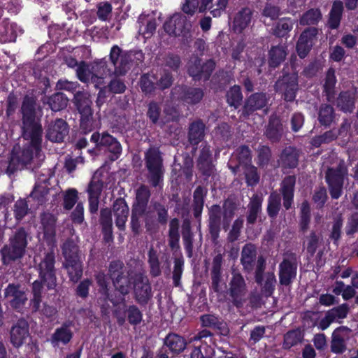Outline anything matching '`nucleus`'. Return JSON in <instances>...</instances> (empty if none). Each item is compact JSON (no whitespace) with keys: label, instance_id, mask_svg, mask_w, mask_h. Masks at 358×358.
Listing matches in <instances>:
<instances>
[{"label":"nucleus","instance_id":"dca6fc26","mask_svg":"<svg viewBox=\"0 0 358 358\" xmlns=\"http://www.w3.org/2000/svg\"><path fill=\"white\" fill-rule=\"evenodd\" d=\"M216 64L213 59H209L201 64V59L196 58L193 64L189 66L187 72L194 81H207L210 79Z\"/></svg>","mask_w":358,"mask_h":358},{"label":"nucleus","instance_id":"423d86ee","mask_svg":"<svg viewBox=\"0 0 358 358\" xmlns=\"http://www.w3.org/2000/svg\"><path fill=\"white\" fill-rule=\"evenodd\" d=\"M196 169L204 181L214 178L216 174V159L213 157V148L207 142H203L196 158Z\"/></svg>","mask_w":358,"mask_h":358},{"label":"nucleus","instance_id":"4d7b16f0","mask_svg":"<svg viewBox=\"0 0 358 358\" xmlns=\"http://www.w3.org/2000/svg\"><path fill=\"white\" fill-rule=\"evenodd\" d=\"M171 178L178 184L184 182H189L193 178V169L180 167L177 169L174 167L171 171Z\"/></svg>","mask_w":358,"mask_h":358},{"label":"nucleus","instance_id":"37998d69","mask_svg":"<svg viewBox=\"0 0 358 358\" xmlns=\"http://www.w3.org/2000/svg\"><path fill=\"white\" fill-rule=\"evenodd\" d=\"M64 261L82 259L83 255L77 244L73 240H67L62 245Z\"/></svg>","mask_w":358,"mask_h":358},{"label":"nucleus","instance_id":"7c9ffc66","mask_svg":"<svg viewBox=\"0 0 358 358\" xmlns=\"http://www.w3.org/2000/svg\"><path fill=\"white\" fill-rule=\"evenodd\" d=\"M257 259L256 248L252 244H246L242 249L241 262L244 271L251 272Z\"/></svg>","mask_w":358,"mask_h":358},{"label":"nucleus","instance_id":"8fccbe9b","mask_svg":"<svg viewBox=\"0 0 358 358\" xmlns=\"http://www.w3.org/2000/svg\"><path fill=\"white\" fill-rule=\"evenodd\" d=\"M200 321L201 322L202 327L212 328L214 329H217L223 334L224 330V324L223 321L212 314H204L200 317Z\"/></svg>","mask_w":358,"mask_h":358},{"label":"nucleus","instance_id":"473e14b6","mask_svg":"<svg viewBox=\"0 0 358 358\" xmlns=\"http://www.w3.org/2000/svg\"><path fill=\"white\" fill-rule=\"evenodd\" d=\"M113 213L115 220V224H126L129 214V208L124 198L120 197L114 201Z\"/></svg>","mask_w":358,"mask_h":358},{"label":"nucleus","instance_id":"052dcab7","mask_svg":"<svg viewBox=\"0 0 358 358\" xmlns=\"http://www.w3.org/2000/svg\"><path fill=\"white\" fill-rule=\"evenodd\" d=\"M49 190L47 187L36 183L29 196L36 201L37 205H43L47 200L46 196Z\"/></svg>","mask_w":358,"mask_h":358},{"label":"nucleus","instance_id":"cd10ccee","mask_svg":"<svg viewBox=\"0 0 358 358\" xmlns=\"http://www.w3.org/2000/svg\"><path fill=\"white\" fill-rule=\"evenodd\" d=\"M283 128L281 120L277 116H271L266 126L265 135L273 143L280 141L282 136Z\"/></svg>","mask_w":358,"mask_h":358},{"label":"nucleus","instance_id":"2eb2a0df","mask_svg":"<svg viewBox=\"0 0 358 358\" xmlns=\"http://www.w3.org/2000/svg\"><path fill=\"white\" fill-rule=\"evenodd\" d=\"M172 93L179 101L184 104L194 106L201 102L204 96V91L201 87L182 85L175 87Z\"/></svg>","mask_w":358,"mask_h":358},{"label":"nucleus","instance_id":"4be33fe9","mask_svg":"<svg viewBox=\"0 0 358 358\" xmlns=\"http://www.w3.org/2000/svg\"><path fill=\"white\" fill-rule=\"evenodd\" d=\"M69 131L67 122L62 118H57L49 124L46 138L52 142L61 143L64 141Z\"/></svg>","mask_w":358,"mask_h":358},{"label":"nucleus","instance_id":"09e8293b","mask_svg":"<svg viewBox=\"0 0 358 358\" xmlns=\"http://www.w3.org/2000/svg\"><path fill=\"white\" fill-rule=\"evenodd\" d=\"M226 97L227 102L231 107L238 108L243 101L241 87L237 85L231 87L227 92Z\"/></svg>","mask_w":358,"mask_h":358},{"label":"nucleus","instance_id":"c756f323","mask_svg":"<svg viewBox=\"0 0 358 358\" xmlns=\"http://www.w3.org/2000/svg\"><path fill=\"white\" fill-rule=\"evenodd\" d=\"M287 55V48L285 45H272L268 50V64L269 67L275 69L285 59Z\"/></svg>","mask_w":358,"mask_h":358},{"label":"nucleus","instance_id":"6ab92c4d","mask_svg":"<svg viewBox=\"0 0 358 358\" xmlns=\"http://www.w3.org/2000/svg\"><path fill=\"white\" fill-rule=\"evenodd\" d=\"M4 296L10 306L18 311L24 308L28 300L25 291L20 285L9 284L4 290Z\"/></svg>","mask_w":358,"mask_h":358},{"label":"nucleus","instance_id":"79ce46f5","mask_svg":"<svg viewBox=\"0 0 358 358\" xmlns=\"http://www.w3.org/2000/svg\"><path fill=\"white\" fill-rule=\"evenodd\" d=\"M164 344L172 352L176 354L183 351L187 345L182 337L175 334H169L164 340Z\"/></svg>","mask_w":358,"mask_h":358},{"label":"nucleus","instance_id":"13d9d810","mask_svg":"<svg viewBox=\"0 0 358 358\" xmlns=\"http://www.w3.org/2000/svg\"><path fill=\"white\" fill-rule=\"evenodd\" d=\"M234 155L238 163L236 166L237 168L240 166H243L244 167L252 164L251 150L248 145H243L239 146L236 150Z\"/></svg>","mask_w":358,"mask_h":358},{"label":"nucleus","instance_id":"f3484780","mask_svg":"<svg viewBox=\"0 0 358 358\" xmlns=\"http://www.w3.org/2000/svg\"><path fill=\"white\" fill-rule=\"evenodd\" d=\"M352 337V330L345 326L336 328L332 333L331 350L335 354H343L347 350V342Z\"/></svg>","mask_w":358,"mask_h":358},{"label":"nucleus","instance_id":"72a5a7b5","mask_svg":"<svg viewBox=\"0 0 358 358\" xmlns=\"http://www.w3.org/2000/svg\"><path fill=\"white\" fill-rule=\"evenodd\" d=\"M17 24L12 23L8 18L0 23V43H6L13 42L17 38Z\"/></svg>","mask_w":358,"mask_h":358},{"label":"nucleus","instance_id":"a19ab883","mask_svg":"<svg viewBox=\"0 0 358 358\" xmlns=\"http://www.w3.org/2000/svg\"><path fill=\"white\" fill-rule=\"evenodd\" d=\"M293 20L290 17H282L272 28V34L278 38L285 37L293 29Z\"/></svg>","mask_w":358,"mask_h":358},{"label":"nucleus","instance_id":"a18cd8bd","mask_svg":"<svg viewBox=\"0 0 358 358\" xmlns=\"http://www.w3.org/2000/svg\"><path fill=\"white\" fill-rule=\"evenodd\" d=\"M1 260L3 264H9L10 262L21 259L24 254L18 249L14 248L11 244L5 245L0 251Z\"/></svg>","mask_w":358,"mask_h":358},{"label":"nucleus","instance_id":"e2e57ef3","mask_svg":"<svg viewBox=\"0 0 358 358\" xmlns=\"http://www.w3.org/2000/svg\"><path fill=\"white\" fill-rule=\"evenodd\" d=\"M103 184L102 180L94 175L87 186V192L88 196L100 198L103 188Z\"/></svg>","mask_w":358,"mask_h":358},{"label":"nucleus","instance_id":"680f3d73","mask_svg":"<svg viewBox=\"0 0 358 358\" xmlns=\"http://www.w3.org/2000/svg\"><path fill=\"white\" fill-rule=\"evenodd\" d=\"M328 200L327 189L324 186L320 185L316 188L312 196V201L316 206V208L322 209Z\"/></svg>","mask_w":358,"mask_h":358},{"label":"nucleus","instance_id":"3c124183","mask_svg":"<svg viewBox=\"0 0 358 358\" xmlns=\"http://www.w3.org/2000/svg\"><path fill=\"white\" fill-rule=\"evenodd\" d=\"M68 103V99L64 94L56 92L48 99V104L52 111L57 112L64 109Z\"/></svg>","mask_w":358,"mask_h":358},{"label":"nucleus","instance_id":"bb28decb","mask_svg":"<svg viewBox=\"0 0 358 358\" xmlns=\"http://www.w3.org/2000/svg\"><path fill=\"white\" fill-rule=\"evenodd\" d=\"M344 12V3L341 0H334L328 14L327 27L333 30L337 29L341 25Z\"/></svg>","mask_w":358,"mask_h":358},{"label":"nucleus","instance_id":"1a4fd4ad","mask_svg":"<svg viewBox=\"0 0 358 358\" xmlns=\"http://www.w3.org/2000/svg\"><path fill=\"white\" fill-rule=\"evenodd\" d=\"M75 104L80 115L79 132L81 134H88L94 129L91 101L82 92H77L74 95Z\"/></svg>","mask_w":358,"mask_h":358},{"label":"nucleus","instance_id":"c03bdc74","mask_svg":"<svg viewBox=\"0 0 358 358\" xmlns=\"http://www.w3.org/2000/svg\"><path fill=\"white\" fill-rule=\"evenodd\" d=\"M72 332L67 324L57 328L52 334L51 341L54 345L67 344L72 338Z\"/></svg>","mask_w":358,"mask_h":358},{"label":"nucleus","instance_id":"5701e85b","mask_svg":"<svg viewBox=\"0 0 358 358\" xmlns=\"http://www.w3.org/2000/svg\"><path fill=\"white\" fill-rule=\"evenodd\" d=\"M206 124L201 119L191 122L188 127L187 139L192 146V152L198 149V145L203 143L205 137Z\"/></svg>","mask_w":358,"mask_h":358},{"label":"nucleus","instance_id":"0e129e2a","mask_svg":"<svg viewBox=\"0 0 358 358\" xmlns=\"http://www.w3.org/2000/svg\"><path fill=\"white\" fill-rule=\"evenodd\" d=\"M302 339L303 336L300 330L289 331L284 336L283 347L285 349H289L300 343Z\"/></svg>","mask_w":358,"mask_h":358},{"label":"nucleus","instance_id":"ddd939ff","mask_svg":"<svg viewBox=\"0 0 358 358\" xmlns=\"http://www.w3.org/2000/svg\"><path fill=\"white\" fill-rule=\"evenodd\" d=\"M55 255L51 250L47 252L38 266L39 276L49 289L57 285V277L55 268Z\"/></svg>","mask_w":358,"mask_h":358},{"label":"nucleus","instance_id":"864d4df0","mask_svg":"<svg viewBox=\"0 0 358 358\" xmlns=\"http://www.w3.org/2000/svg\"><path fill=\"white\" fill-rule=\"evenodd\" d=\"M116 140L115 137L109 134L108 132H103L101 134L98 132H94L90 138L91 142L95 144L96 148H108Z\"/></svg>","mask_w":358,"mask_h":358},{"label":"nucleus","instance_id":"aec40b11","mask_svg":"<svg viewBox=\"0 0 358 358\" xmlns=\"http://www.w3.org/2000/svg\"><path fill=\"white\" fill-rule=\"evenodd\" d=\"M134 294L137 301L142 304L148 303L152 297L151 287L148 279L141 273H137L134 282Z\"/></svg>","mask_w":358,"mask_h":358},{"label":"nucleus","instance_id":"20e7f679","mask_svg":"<svg viewBox=\"0 0 358 358\" xmlns=\"http://www.w3.org/2000/svg\"><path fill=\"white\" fill-rule=\"evenodd\" d=\"M230 0H185L181 6L182 13L190 19L198 10L199 13L209 11L213 17H220L226 10Z\"/></svg>","mask_w":358,"mask_h":358},{"label":"nucleus","instance_id":"7ed1b4c3","mask_svg":"<svg viewBox=\"0 0 358 358\" xmlns=\"http://www.w3.org/2000/svg\"><path fill=\"white\" fill-rule=\"evenodd\" d=\"M109 59L115 67L116 76H124L134 64L138 66L143 59L144 55L141 50L123 51L117 45L112 46Z\"/></svg>","mask_w":358,"mask_h":358},{"label":"nucleus","instance_id":"bf43d9fd","mask_svg":"<svg viewBox=\"0 0 358 358\" xmlns=\"http://www.w3.org/2000/svg\"><path fill=\"white\" fill-rule=\"evenodd\" d=\"M245 182L248 187L256 186L260 180L257 168L252 164L244 166Z\"/></svg>","mask_w":358,"mask_h":358},{"label":"nucleus","instance_id":"c85d7f7f","mask_svg":"<svg viewBox=\"0 0 358 358\" xmlns=\"http://www.w3.org/2000/svg\"><path fill=\"white\" fill-rule=\"evenodd\" d=\"M137 22L139 24L138 33L143 38H149L155 33L157 20L155 17L142 14L139 16Z\"/></svg>","mask_w":358,"mask_h":358},{"label":"nucleus","instance_id":"f8f14e48","mask_svg":"<svg viewBox=\"0 0 358 358\" xmlns=\"http://www.w3.org/2000/svg\"><path fill=\"white\" fill-rule=\"evenodd\" d=\"M228 293L230 301L237 308L242 307L246 301L248 286L243 275L237 270L233 269L229 282Z\"/></svg>","mask_w":358,"mask_h":358},{"label":"nucleus","instance_id":"39448f33","mask_svg":"<svg viewBox=\"0 0 358 358\" xmlns=\"http://www.w3.org/2000/svg\"><path fill=\"white\" fill-rule=\"evenodd\" d=\"M145 165L148 170V180L152 187H163L164 168L159 150L150 148L145 154Z\"/></svg>","mask_w":358,"mask_h":358},{"label":"nucleus","instance_id":"0eeeda50","mask_svg":"<svg viewBox=\"0 0 358 358\" xmlns=\"http://www.w3.org/2000/svg\"><path fill=\"white\" fill-rule=\"evenodd\" d=\"M108 274L113 281L115 289L120 293L122 296L115 299L124 298L131 289V279L129 270L124 266L122 262L113 261L108 267ZM124 300L122 301L124 302Z\"/></svg>","mask_w":358,"mask_h":358},{"label":"nucleus","instance_id":"f03ea898","mask_svg":"<svg viewBox=\"0 0 358 358\" xmlns=\"http://www.w3.org/2000/svg\"><path fill=\"white\" fill-rule=\"evenodd\" d=\"M151 192L149 187L141 184L136 190V196L131 206L130 224H139L143 220L145 224H167L168 208L159 202L149 204Z\"/></svg>","mask_w":358,"mask_h":358},{"label":"nucleus","instance_id":"2f4dec72","mask_svg":"<svg viewBox=\"0 0 358 358\" xmlns=\"http://www.w3.org/2000/svg\"><path fill=\"white\" fill-rule=\"evenodd\" d=\"M336 112L328 103H321L317 110V120L321 126L329 128L335 122Z\"/></svg>","mask_w":358,"mask_h":358},{"label":"nucleus","instance_id":"5fc2aeb1","mask_svg":"<svg viewBox=\"0 0 358 358\" xmlns=\"http://www.w3.org/2000/svg\"><path fill=\"white\" fill-rule=\"evenodd\" d=\"M27 233L23 228H20L15 234L10 238V244L24 255L27 245Z\"/></svg>","mask_w":358,"mask_h":358},{"label":"nucleus","instance_id":"a878e982","mask_svg":"<svg viewBox=\"0 0 358 358\" xmlns=\"http://www.w3.org/2000/svg\"><path fill=\"white\" fill-rule=\"evenodd\" d=\"M300 152L295 147L284 148L280 156V166L282 169H294L299 164Z\"/></svg>","mask_w":358,"mask_h":358},{"label":"nucleus","instance_id":"6e6d98bb","mask_svg":"<svg viewBox=\"0 0 358 358\" xmlns=\"http://www.w3.org/2000/svg\"><path fill=\"white\" fill-rule=\"evenodd\" d=\"M27 233L23 228H20L15 234L10 238V244L24 255L27 245Z\"/></svg>","mask_w":358,"mask_h":358},{"label":"nucleus","instance_id":"c9c22d12","mask_svg":"<svg viewBox=\"0 0 358 358\" xmlns=\"http://www.w3.org/2000/svg\"><path fill=\"white\" fill-rule=\"evenodd\" d=\"M322 20V13L320 8H312L305 11L299 19L301 26L315 27Z\"/></svg>","mask_w":358,"mask_h":358},{"label":"nucleus","instance_id":"de8ad7c7","mask_svg":"<svg viewBox=\"0 0 358 358\" xmlns=\"http://www.w3.org/2000/svg\"><path fill=\"white\" fill-rule=\"evenodd\" d=\"M280 208V194H278L276 192H271L268 198V205L266 208L268 215L272 219L276 218Z\"/></svg>","mask_w":358,"mask_h":358},{"label":"nucleus","instance_id":"58836bf2","mask_svg":"<svg viewBox=\"0 0 358 358\" xmlns=\"http://www.w3.org/2000/svg\"><path fill=\"white\" fill-rule=\"evenodd\" d=\"M336 82L335 70L331 67L326 73L324 83L323 84V93L328 101H331L334 98Z\"/></svg>","mask_w":358,"mask_h":358},{"label":"nucleus","instance_id":"f704fd0d","mask_svg":"<svg viewBox=\"0 0 358 358\" xmlns=\"http://www.w3.org/2000/svg\"><path fill=\"white\" fill-rule=\"evenodd\" d=\"M207 189L199 185L196 187L193 193V213L196 219H200L204 205V199L207 195Z\"/></svg>","mask_w":358,"mask_h":358},{"label":"nucleus","instance_id":"393cba45","mask_svg":"<svg viewBox=\"0 0 358 358\" xmlns=\"http://www.w3.org/2000/svg\"><path fill=\"white\" fill-rule=\"evenodd\" d=\"M106 58H102L94 60L91 64L92 70V83H94L96 87L102 84L104 78L107 76L112 74L115 76V69L113 71L108 68Z\"/></svg>","mask_w":358,"mask_h":358},{"label":"nucleus","instance_id":"69168bd1","mask_svg":"<svg viewBox=\"0 0 358 358\" xmlns=\"http://www.w3.org/2000/svg\"><path fill=\"white\" fill-rule=\"evenodd\" d=\"M305 36V34L301 33L296 45L297 54L301 59H304L307 57L313 45L307 41Z\"/></svg>","mask_w":358,"mask_h":358},{"label":"nucleus","instance_id":"6e6552de","mask_svg":"<svg viewBox=\"0 0 358 358\" xmlns=\"http://www.w3.org/2000/svg\"><path fill=\"white\" fill-rule=\"evenodd\" d=\"M348 175L347 167L342 164L327 169L324 178L332 199L337 200L342 196L345 180L347 179Z\"/></svg>","mask_w":358,"mask_h":358},{"label":"nucleus","instance_id":"b1692460","mask_svg":"<svg viewBox=\"0 0 358 358\" xmlns=\"http://www.w3.org/2000/svg\"><path fill=\"white\" fill-rule=\"evenodd\" d=\"M29 325L24 320H19L10 329V341L15 348L23 345L29 336Z\"/></svg>","mask_w":358,"mask_h":358},{"label":"nucleus","instance_id":"774afa93","mask_svg":"<svg viewBox=\"0 0 358 358\" xmlns=\"http://www.w3.org/2000/svg\"><path fill=\"white\" fill-rule=\"evenodd\" d=\"M42 289V283L38 280H35L32 284L33 299L31 300L32 309L35 312L38 311L40 309Z\"/></svg>","mask_w":358,"mask_h":358},{"label":"nucleus","instance_id":"603ef678","mask_svg":"<svg viewBox=\"0 0 358 358\" xmlns=\"http://www.w3.org/2000/svg\"><path fill=\"white\" fill-rule=\"evenodd\" d=\"M96 282L100 287V292L104 296L105 299L110 301L113 305H117L124 301L123 298L115 299L113 296L110 295L108 289V282L106 280V276L103 273H99L96 275Z\"/></svg>","mask_w":358,"mask_h":358},{"label":"nucleus","instance_id":"e433bc0d","mask_svg":"<svg viewBox=\"0 0 358 358\" xmlns=\"http://www.w3.org/2000/svg\"><path fill=\"white\" fill-rule=\"evenodd\" d=\"M337 106L345 113H352L355 108V94L350 91L341 92L336 101Z\"/></svg>","mask_w":358,"mask_h":358},{"label":"nucleus","instance_id":"49530a36","mask_svg":"<svg viewBox=\"0 0 358 358\" xmlns=\"http://www.w3.org/2000/svg\"><path fill=\"white\" fill-rule=\"evenodd\" d=\"M263 199L258 195H254L249 203L248 215L247 216L248 224H254L257 218L259 213L262 210Z\"/></svg>","mask_w":358,"mask_h":358},{"label":"nucleus","instance_id":"4468645a","mask_svg":"<svg viewBox=\"0 0 358 358\" xmlns=\"http://www.w3.org/2000/svg\"><path fill=\"white\" fill-rule=\"evenodd\" d=\"M297 259L294 253H285L282 261L279 264V282L281 285L289 286L296 278Z\"/></svg>","mask_w":358,"mask_h":358},{"label":"nucleus","instance_id":"a211bd4d","mask_svg":"<svg viewBox=\"0 0 358 358\" xmlns=\"http://www.w3.org/2000/svg\"><path fill=\"white\" fill-rule=\"evenodd\" d=\"M267 94L265 92H255L249 96L244 102L241 116L248 117L254 112L263 109L268 103Z\"/></svg>","mask_w":358,"mask_h":358},{"label":"nucleus","instance_id":"4c0bfd02","mask_svg":"<svg viewBox=\"0 0 358 358\" xmlns=\"http://www.w3.org/2000/svg\"><path fill=\"white\" fill-rule=\"evenodd\" d=\"M63 267L66 270L70 280L77 282L83 275L82 259L64 261Z\"/></svg>","mask_w":358,"mask_h":358},{"label":"nucleus","instance_id":"f257e3e1","mask_svg":"<svg viewBox=\"0 0 358 358\" xmlns=\"http://www.w3.org/2000/svg\"><path fill=\"white\" fill-rule=\"evenodd\" d=\"M20 111L22 114V136L25 140H29V143L22 149L12 150L6 169V173L8 176L14 174L17 171L29 164L34 155L40 157L42 151L43 127L40 121L36 120V98L25 95Z\"/></svg>","mask_w":358,"mask_h":358},{"label":"nucleus","instance_id":"9b49d317","mask_svg":"<svg viewBox=\"0 0 358 358\" xmlns=\"http://www.w3.org/2000/svg\"><path fill=\"white\" fill-rule=\"evenodd\" d=\"M298 74L283 71L282 75L275 81V91L281 94L282 98L287 102L295 100L299 90Z\"/></svg>","mask_w":358,"mask_h":358},{"label":"nucleus","instance_id":"9d476101","mask_svg":"<svg viewBox=\"0 0 358 358\" xmlns=\"http://www.w3.org/2000/svg\"><path fill=\"white\" fill-rule=\"evenodd\" d=\"M164 31L170 36L187 38L191 32L192 23L190 19L182 13H175L166 19L163 24Z\"/></svg>","mask_w":358,"mask_h":358},{"label":"nucleus","instance_id":"412c9836","mask_svg":"<svg viewBox=\"0 0 358 358\" xmlns=\"http://www.w3.org/2000/svg\"><path fill=\"white\" fill-rule=\"evenodd\" d=\"M296 177L295 175L285 176L280 183V192L285 210H289L294 203Z\"/></svg>","mask_w":358,"mask_h":358},{"label":"nucleus","instance_id":"ea45409f","mask_svg":"<svg viewBox=\"0 0 358 358\" xmlns=\"http://www.w3.org/2000/svg\"><path fill=\"white\" fill-rule=\"evenodd\" d=\"M252 10L248 7L242 8L234 19V27L239 31L245 29L250 23Z\"/></svg>","mask_w":358,"mask_h":358},{"label":"nucleus","instance_id":"338daca9","mask_svg":"<svg viewBox=\"0 0 358 358\" xmlns=\"http://www.w3.org/2000/svg\"><path fill=\"white\" fill-rule=\"evenodd\" d=\"M76 73L78 80L83 83H87L90 78L92 79V67L90 69L88 64L85 61L80 62L79 66L76 69Z\"/></svg>","mask_w":358,"mask_h":358}]
</instances>
